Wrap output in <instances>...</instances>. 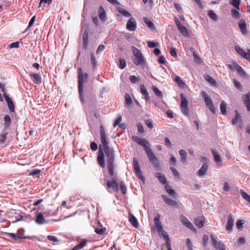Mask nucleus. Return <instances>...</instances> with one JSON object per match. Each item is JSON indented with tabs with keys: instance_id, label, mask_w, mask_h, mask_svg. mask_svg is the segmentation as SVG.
I'll return each mask as SVG.
<instances>
[{
	"instance_id": "f257e3e1",
	"label": "nucleus",
	"mask_w": 250,
	"mask_h": 250,
	"mask_svg": "<svg viewBox=\"0 0 250 250\" xmlns=\"http://www.w3.org/2000/svg\"><path fill=\"white\" fill-rule=\"evenodd\" d=\"M101 141L102 144L99 146L97 162L98 164L103 168L105 167L104 152L106 156L107 169L111 176L114 175L115 164V155L114 151L108 146V143L106 140V134L104 127L100 126Z\"/></svg>"
},
{
	"instance_id": "f03ea898",
	"label": "nucleus",
	"mask_w": 250,
	"mask_h": 250,
	"mask_svg": "<svg viewBox=\"0 0 250 250\" xmlns=\"http://www.w3.org/2000/svg\"><path fill=\"white\" fill-rule=\"evenodd\" d=\"M78 88L80 99L82 101H84L83 95V84L86 83L88 78V75L87 73H83L81 68H79L78 70Z\"/></svg>"
},
{
	"instance_id": "7ed1b4c3",
	"label": "nucleus",
	"mask_w": 250,
	"mask_h": 250,
	"mask_svg": "<svg viewBox=\"0 0 250 250\" xmlns=\"http://www.w3.org/2000/svg\"><path fill=\"white\" fill-rule=\"evenodd\" d=\"M149 160L152 165L153 166L154 168L156 170H159L161 168L160 164L157 157L155 156L151 148L147 150L146 152Z\"/></svg>"
},
{
	"instance_id": "20e7f679",
	"label": "nucleus",
	"mask_w": 250,
	"mask_h": 250,
	"mask_svg": "<svg viewBox=\"0 0 250 250\" xmlns=\"http://www.w3.org/2000/svg\"><path fill=\"white\" fill-rule=\"evenodd\" d=\"M133 54L135 56V58L133 60L134 63L137 65H143L144 63V61L141 52L137 48L135 47L133 50Z\"/></svg>"
},
{
	"instance_id": "39448f33",
	"label": "nucleus",
	"mask_w": 250,
	"mask_h": 250,
	"mask_svg": "<svg viewBox=\"0 0 250 250\" xmlns=\"http://www.w3.org/2000/svg\"><path fill=\"white\" fill-rule=\"evenodd\" d=\"M202 96L204 99L206 105L208 107L210 111L213 113H215L216 109L214 107L212 100L209 97L208 95L205 92H203L202 93Z\"/></svg>"
},
{
	"instance_id": "423d86ee",
	"label": "nucleus",
	"mask_w": 250,
	"mask_h": 250,
	"mask_svg": "<svg viewBox=\"0 0 250 250\" xmlns=\"http://www.w3.org/2000/svg\"><path fill=\"white\" fill-rule=\"evenodd\" d=\"M132 139L138 145L143 146L146 152L150 148L149 146L148 142L146 139L139 138L136 136H132Z\"/></svg>"
},
{
	"instance_id": "0eeeda50",
	"label": "nucleus",
	"mask_w": 250,
	"mask_h": 250,
	"mask_svg": "<svg viewBox=\"0 0 250 250\" xmlns=\"http://www.w3.org/2000/svg\"><path fill=\"white\" fill-rule=\"evenodd\" d=\"M181 102L180 104V107L182 113L186 115L188 114V101L183 94H181Z\"/></svg>"
},
{
	"instance_id": "6e6552de",
	"label": "nucleus",
	"mask_w": 250,
	"mask_h": 250,
	"mask_svg": "<svg viewBox=\"0 0 250 250\" xmlns=\"http://www.w3.org/2000/svg\"><path fill=\"white\" fill-rule=\"evenodd\" d=\"M210 242L214 248H217L219 250H226L224 244L221 242L217 241L212 235L210 236Z\"/></svg>"
},
{
	"instance_id": "1a4fd4ad",
	"label": "nucleus",
	"mask_w": 250,
	"mask_h": 250,
	"mask_svg": "<svg viewBox=\"0 0 250 250\" xmlns=\"http://www.w3.org/2000/svg\"><path fill=\"white\" fill-rule=\"evenodd\" d=\"M137 27V22L133 18H130L127 21L126 28L127 30L130 31H134L136 30Z\"/></svg>"
},
{
	"instance_id": "9d476101",
	"label": "nucleus",
	"mask_w": 250,
	"mask_h": 250,
	"mask_svg": "<svg viewBox=\"0 0 250 250\" xmlns=\"http://www.w3.org/2000/svg\"><path fill=\"white\" fill-rule=\"evenodd\" d=\"M3 95L5 98L6 102L7 104L8 108H9L10 111L11 112H14V110H15L14 104L12 100L10 97H9L5 93H4Z\"/></svg>"
},
{
	"instance_id": "9b49d317",
	"label": "nucleus",
	"mask_w": 250,
	"mask_h": 250,
	"mask_svg": "<svg viewBox=\"0 0 250 250\" xmlns=\"http://www.w3.org/2000/svg\"><path fill=\"white\" fill-rule=\"evenodd\" d=\"M133 167L136 172V174L139 178H142L143 176H142V172L140 169V165L135 158H133Z\"/></svg>"
},
{
	"instance_id": "f8f14e48",
	"label": "nucleus",
	"mask_w": 250,
	"mask_h": 250,
	"mask_svg": "<svg viewBox=\"0 0 250 250\" xmlns=\"http://www.w3.org/2000/svg\"><path fill=\"white\" fill-rule=\"evenodd\" d=\"M234 225V219L232 215L230 214L228 216V222L226 225V229L229 231H231Z\"/></svg>"
},
{
	"instance_id": "ddd939ff",
	"label": "nucleus",
	"mask_w": 250,
	"mask_h": 250,
	"mask_svg": "<svg viewBox=\"0 0 250 250\" xmlns=\"http://www.w3.org/2000/svg\"><path fill=\"white\" fill-rule=\"evenodd\" d=\"M162 197L164 202L167 205L173 207H177L178 206V203L176 201L167 197L165 195H163Z\"/></svg>"
},
{
	"instance_id": "4468645a",
	"label": "nucleus",
	"mask_w": 250,
	"mask_h": 250,
	"mask_svg": "<svg viewBox=\"0 0 250 250\" xmlns=\"http://www.w3.org/2000/svg\"><path fill=\"white\" fill-rule=\"evenodd\" d=\"M30 77L32 81L36 84L41 83V75L37 73H32L30 74Z\"/></svg>"
},
{
	"instance_id": "2eb2a0df",
	"label": "nucleus",
	"mask_w": 250,
	"mask_h": 250,
	"mask_svg": "<svg viewBox=\"0 0 250 250\" xmlns=\"http://www.w3.org/2000/svg\"><path fill=\"white\" fill-rule=\"evenodd\" d=\"M211 151L213 155L214 161L217 165H220L222 164V160L220 155L216 150L211 149Z\"/></svg>"
},
{
	"instance_id": "dca6fc26",
	"label": "nucleus",
	"mask_w": 250,
	"mask_h": 250,
	"mask_svg": "<svg viewBox=\"0 0 250 250\" xmlns=\"http://www.w3.org/2000/svg\"><path fill=\"white\" fill-rule=\"evenodd\" d=\"M35 222L38 225H42L47 223L42 212L38 213Z\"/></svg>"
},
{
	"instance_id": "f3484780",
	"label": "nucleus",
	"mask_w": 250,
	"mask_h": 250,
	"mask_svg": "<svg viewBox=\"0 0 250 250\" xmlns=\"http://www.w3.org/2000/svg\"><path fill=\"white\" fill-rule=\"evenodd\" d=\"M160 215L159 214L157 215L154 218V221L155 225V227L159 231L163 229V226L160 221Z\"/></svg>"
},
{
	"instance_id": "a211bd4d",
	"label": "nucleus",
	"mask_w": 250,
	"mask_h": 250,
	"mask_svg": "<svg viewBox=\"0 0 250 250\" xmlns=\"http://www.w3.org/2000/svg\"><path fill=\"white\" fill-rule=\"evenodd\" d=\"M243 101L248 111H250V93L243 96Z\"/></svg>"
},
{
	"instance_id": "6ab92c4d",
	"label": "nucleus",
	"mask_w": 250,
	"mask_h": 250,
	"mask_svg": "<svg viewBox=\"0 0 250 250\" xmlns=\"http://www.w3.org/2000/svg\"><path fill=\"white\" fill-rule=\"evenodd\" d=\"M208 169V166L207 164H204L201 168L197 172V175L198 176H202L204 175Z\"/></svg>"
},
{
	"instance_id": "aec40b11",
	"label": "nucleus",
	"mask_w": 250,
	"mask_h": 250,
	"mask_svg": "<svg viewBox=\"0 0 250 250\" xmlns=\"http://www.w3.org/2000/svg\"><path fill=\"white\" fill-rule=\"evenodd\" d=\"M129 221L130 223L135 228L138 227V223L137 218L131 213H129Z\"/></svg>"
},
{
	"instance_id": "412c9836",
	"label": "nucleus",
	"mask_w": 250,
	"mask_h": 250,
	"mask_svg": "<svg viewBox=\"0 0 250 250\" xmlns=\"http://www.w3.org/2000/svg\"><path fill=\"white\" fill-rule=\"evenodd\" d=\"M235 51L241 56L243 57L245 59L249 60V56L248 53L243 50L242 48H240L239 46H235Z\"/></svg>"
},
{
	"instance_id": "4be33fe9",
	"label": "nucleus",
	"mask_w": 250,
	"mask_h": 250,
	"mask_svg": "<svg viewBox=\"0 0 250 250\" xmlns=\"http://www.w3.org/2000/svg\"><path fill=\"white\" fill-rule=\"evenodd\" d=\"M8 236L14 241H17L19 239H25L27 238L26 236L20 235L19 234L13 233H8Z\"/></svg>"
},
{
	"instance_id": "5701e85b",
	"label": "nucleus",
	"mask_w": 250,
	"mask_h": 250,
	"mask_svg": "<svg viewBox=\"0 0 250 250\" xmlns=\"http://www.w3.org/2000/svg\"><path fill=\"white\" fill-rule=\"evenodd\" d=\"M99 17L102 21H105L106 19V14L103 7L100 6L99 9Z\"/></svg>"
},
{
	"instance_id": "b1692460",
	"label": "nucleus",
	"mask_w": 250,
	"mask_h": 250,
	"mask_svg": "<svg viewBox=\"0 0 250 250\" xmlns=\"http://www.w3.org/2000/svg\"><path fill=\"white\" fill-rule=\"evenodd\" d=\"M4 123L3 124L4 128H8L11 123V120L10 117L8 115H6L4 117Z\"/></svg>"
},
{
	"instance_id": "393cba45",
	"label": "nucleus",
	"mask_w": 250,
	"mask_h": 250,
	"mask_svg": "<svg viewBox=\"0 0 250 250\" xmlns=\"http://www.w3.org/2000/svg\"><path fill=\"white\" fill-rule=\"evenodd\" d=\"M182 222L188 228L190 229H193L195 230V229L194 228L192 224L189 222V221L186 217H183L181 219Z\"/></svg>"
},
{
	"instance_id": "a878e982",
	"label": "nucleus",
	"mask_w": 250,
	"mask_h": 250,
	"mask_svg": "<svg viewBox=\"0 0 250 250\" xmlns=\"http://www.w3.org/2000/svg\"><path fill=\"white\" fill-rule=\"evenodd\" d=\"M155 176L158 179L160 182L162 184H166L167 183V180L164 174L157 172L155 174Z\"/></svg>"
},
{
	"instance_id": "bb28decb",
	"label": "nucleus",
	"mask_w": 250,
	"mask_h": 250,
	"mask_svg": "<svg viewBox=\"0 0 250 250\" xmlns=\"http://www.w3.org/2000/svg\"><path fill=\"white\" fill-rule=\"evenodd\" d=\"M179 155L181 157V161L182 163H185L187 161V153L186 151L184 149H180L179 151Z\"/></svg>"
},
{
	"instance_id": "cd10ccee",
	"label": "nucleus",
	"mask_w": 250,
	"mask_h": 250,
	"mask_svg": "<svg viewBox=\"0 0 250 250\" xmlns=\"http://www.w3.org/2000/svg\"><path fill=\"white\" fill-rule=\"evenodd\" d=\"M195 225L199 228H202L204 225V218L198 217L195 219Z\"/></svg>"
},
{
	"instance_id": "c85d7f7f",
	"label": "nucleus",
	"mask_w": 250,
	"mask_h": 250,
	"mask_svg": "<svg viewBox=\"0 0 250 250\" xmlns=\"http://www.w3.org/2000/svg\"><path fill=\"white\" fill-rule=\"evenodd\" d=\"M159 234L162 235L164 239L166 240V243L168 244L170 243V239L169 238L168 235L167 233L163 229L158 231Z\"/></svg>"
},
{
	"instance_id": "c756f323",
	"label": "nucleus",
	"mask_w": 250,
	"mask_h": 250,
	"mask_svg": "<svg viewBox=\"0 0 250 250\" xmlns=\"http://www.w3.org/2000/svg\"><path fill=\"white\" fill-rule=\"evenodd\" d=\"M117 11L119 13H120L122 16L129 18L131 17V14L126 10L121 8L118 7L117 8Z\"/></svg>"
},
{
	"instance_id": "7c9ffc66",
	"label": "nucleus",
	"mask_w": 250,
	"mask_h": 250,
	"mask_svg": "<svg viewBox=\"0 0 250 250\" xmlns=\"http://www.w3.org/2000/svg\"><path fill=\"white\" fill-rule=\"evenodd\" d=\"M115 169V168H114V170ZM114 174L113 176H111L113 177V184L111 186V189L114 192H117L118 191L119 188H118V184L117 182H116V178L114 177Z\"/></svg>"
},
{
	"instance_id": "2f4dec72",
	"label": "nucleus",
	"mask_w": 250,
	"mask_h": 250,
	"mask_svg": "<svg viewBox=\"0 0 250 250\" xmlns=\"http://www.w3.org/2000/svg\"><path fill=\"white\" fill-rule=\"evenodd\" d=\"M87 241L84 240L80 242L79 244L75 246L72 250H79L83 248L87 244Z\"/></svg>"
},
{
	"instance_id": "473e14b6",
	"label": "nucleus",
	"mask_w": 250,
	"mask_h": 250,
	"mask_svg": "<svg viewBox=\"0 0 250 250\" xmlns=\"http://www.w3.org/2000/svg\"><path fill=\"white\" fill-rule=\"evenodd\" d=\"M167 192L172 197L175 195L176 192L175 190L172 189L171 186L166 185L165 187Z\"/></svg>"
},
{
	"instance_id": "72a5a7b5",
	"label": "nucleus",
	"mask_w": 250,
	"mask_h": 250,
	"mask_svg": "<svg viewBox=\"0 0 250 250\" xmlns=\"http://www.w3.org/2000/svg\"><path fill=\"white\" fill-rule=\"evenodd\" d=\"M239 26L243 33H245L246 32V24L244 20H241L239 22Z\"/></svg>"
},
{
	"instance_id": "f704fd0d",
	"label": "nucleus",
	"mask_w": 250,
	"mask_h": 250,
	"mask_svg": "<svg viewBox=\"0 0 250 250\" xmlns=\"http://www.w3.org/2000/svg\"><path fill=\"white\" fill-rule=\"evenodd\" d=\"M152 89L157 96H158L160 99L162 98V97H163L162 93L157 87L153 85L152 87Z\"/></svg>"
},
{
	"instance_id": "c9c22d12",
	"label": "nucleus",
	"mask_w": 250,
	"mask_h": 250,
	"mask_svg": "<svg viewBox=\"0 0 250 250\" xmlns=\"http://www.w3.org/2000/svg\"><path fill=\"white\" fill-rule=\"evenodd\" d=\"M240 193L243 198L250 203V195H249L242 189L240 190Z\"/></svg>"
},
{
	"instance_id": "e433bc0d",
	"label": "nucleus",
	"mask_w": 250,
	"mask_h": 250,
	"mask_svg": "<svg viewBox=\"0 0 250 250\" xmlns=\"http://www.w3.org/2000/svg\"><path fill=\"white\" fill-rule=\"evenodd\" d=\"M125 104L127 107H130L132 104V100L129 94H126L125 96Z\"/></svg>"
},
{
	"instance_id": "4c0bfd02",
	"label": "nucleus",
	"mask_w": 250,
	"mask_h": 250,
	"mask_svg": "<svg viewBox=\"0 0 250 250\" xmlns=\"http://www.w3.org/2000/svg\"><path fill=\"white\" fill-rule=\"evenodd\" d=\"M205 80L208 81L212 85H215L216 84V82L215 80L208 75H207L205 76Z\"/></svg>"
},
{
	"instance_id": "58836bf2",
	"label": "nucleus",
	"mask_w": 250,
	"mask_h": 250,
	"mask_svg": "<svg viewBox=\"0 0 250 250\" xmlns=\"http://www.w3.org/2000/svg\"><path fill=\"white\" fill-rule=\"evenodd\" d=\"M220 110L222 114L224 115L227 113V104L224 101L222 102L220 104Z\"/></svg>"
},
{
	"instance_id": "ea45409f",
	"label": "nucleus",
	"mask_w": 250,
	"mask_h": 250,
	"mask_svg": "<svg viewBox=\"0 0 250 250\" xmlns=\"http://www.w3.org/2000/svg\"><path fill=\"white\" fill-rule=\"evenodd\" d=\"M144 20L146 24L147 25L148 27H149L151 29L154 28V24L152 23V22L147 18L144 17Z\"/></svg>"
},
{
	"instance_id": "a19ab883",
	"label": "nucleus",
	"mask_w": 250,
	"mask_h": 250,
	"mask_svg": "<svg viewBox=\"0 0 250 250\" xmlns=\"http://www.w3.org/2000/svg\"><path fill=\"white\" fill-rule=\"evenodd\" d=\"M178 28L184 36H187L188 34V29L184 25H182Z\"/></svg>"
},
{
	"instance_id": "79ce46f5",
	"label": "nucleus",
	"mask_w": 250,
	"mask_h": 250,
	"mask_svg": "<svg viewBox=\"0 0 250 250\" xmlns=\"http://www.w3.org/2000/svg\"><path fill=\"white\" fill-rule=\"evenodd\" d=\"M237 70L236 71L237 73L243 77H246L247 75L246 73L244 72L243 69L239 65L237 66Z\"/></svg>"
},
{
	"instance_id": "37998d69",
	"label": "nucleus",
	"mask_w": 250,
	"mask_h": 250,
	"mask_svg": "<svg viewBox=\"0 0 250 250\" xmlns=\"http://www.w3.org/2000/svg\"><path fill=\"white\" fill-rule=\"evenodd\" d=\"M88 33L87 31H84L83 35V43L85 47H86L88 44Z\"/></svg>"
},
{
	"instance_id": "c03bdc74",
	"label": "nucleus",
	"mask_w": 250,
	"mask_h": 250,
	"mask_svg": "<svg viewBox=\"0 0 250 250\" xmlns=\"http://www.w3.org/2000/svg\"><path fill=\"white\" fill-rule=\"evenodd\" d=\"M230 3L237 9H239L240 0H230Z\"/></svg>"
},
{
	"instance_id": "a18cd8bd",
	"label": "nucleus",
	"mask_w": 250,
	"mask_h": 250,
	"mask_svg": "<svg viewBox=\"0 0 250 250\" xmlns=\"http://www.w3.org/2000/svg\"><path fill=\"white\" fill-rule=\"evenodd\" d=\"M175 81L177 83V84L181 87H184L185 85V83L181 79V78L179 76H176L175 78Z\"/></svg>"
},
{
	"instance_id": "49530a36",
	"label": "nucleus",
	"mask_w": 250,
	"mask_h": 250,
	"mask_svg": "<svg viewBox=\"0 0 250 250\" xmlns=\"http://www.w3.org/2000/svg\"><path fill=\"white\" fill-rule=\"evenodd\" d=\"M208 15L210 18L214 21H216L217 20V16L212 10L208 11Z\"/></svg>"
},
{
	"instance_id": "de8ad7c7",
	"label": "nucleus",
	"mask_w": 250,
	"mask_h": 250,
	"mask_svg": "<svg viewBox=\"0 0 250 250\" xmlns=\"http://www.w3.org/2000/svg\"><path fill=\"white\" fill-rule=\"evenodd\" d=\"M170 169L172 172L173 176L179 179L180 177L178 171L173 167H170Z\"/></svg>"
},
{
	"instance_id": "09e8293b",
	"label": "nucleus",
	"mask_w": 250,
	"mask_h": 250,
	"mask_svg": "<svg viewBox=\"0 0 250 250\" xmlns=\"http://www.w3.org/2000/svg\"><path fill=\"white\" fill-rule=\"evenodd\" d=\"M244 224V222L242 220H238L236 223V227L238 229H242L243 228V225Z\"/></svg>"
},
{
	"instance_id": "8fccbe9b",
	"label": "nucleus",
	"mask_w": 250,
	"mask_h": 250,
	"mask_svg": "<svg viewBox=\"0 0 250 250\" xmlns=\"http://www.w3.org/2000/svg\"><path fill=\"white\" fill-rule=\"evenodd\" d=\"M120 187L121 188V190L122 191V192L125 194L126 193V188L125 187V186L124 182H122L120 184Z\"/></svg>"
},
{
	"instance_id": "3c124183",
	"label": "nucleus",
	"mask_w": 250,
	"mask_h": 250,
	"mask_svg": "<svg viewBox=\"0 0 250 250\" xmlns=\"http://www.w3.org/2000/svg\"><path fill=\"white\" fill-rule=\"evenodd\" d=\"M126 66V62L125 60L124 59H121L120 60V63H119V67L123 69L124 68H125Z\"/></svg>"
},
{
	"instance_id": "603ef678",
	"label": "nucleus",
	"mask_w": 250,
	"mask_h": 250,
	"mask_svg": "<svg viewBox=\"0 0 250 250\" xmlns=\"http://www.w3.org/2000/svg\"><path fill=\"white\" fill-rule=\"evenodd\" d=\"M145 124L149 128H152L153 127L152 121L149 119L146 120Z\"/></svg>"
},
{
	"instance_id": "864d4df0",
	"label": "nucleus",
	"mask_w": 250,
	"mask_h": 250,
	"mask_svg": "<svg viewBox=\"0 0 250 250\" xmlns=\"http://www.w3.org/2000/svg\"><path fill=\"white\" fill-rule=\"evenodd\" d=\"M223 190L225 192H228L230 190V187L228 182H225L224 184Z\"/></svg>"
},
{
	"instance_id": "5fc2aeb1",
	"label": "nucleus",
	"mask_w": 250,
	"mask_h": 250,
	"mask_svg": "<svg viewBox=\"0 0 250 250\" xmlns=\"http://www.w3.org/2000/svg\"><path fill=\"white\" fill-rule=\"evenodd\" d=\"M170 55L174 58L177 57V54L176 53V49L173 47H171L170 48Z\"/></svg>"
},
{
	"instance_id": "6e6d98bb",
	"label": "nucleus",
	"mask_w": 250,
	"mask_h": 250,
	"mask_svg": "<svg viewBox=\"0 0 250 250\" xmlns=\"http://www.w3.org/2000/svg\"><path fill=\"white\" fill-rule=\"evenodd\" d=\"M147 44L149 47L154 48L158 45V43L157 42L150 41L147 42Z\"/></svg>"
},
{
	"instance_id": "4d7b16f0",
	"label": "nucleus",
	"mask_w": 250,
	"mask_h": 250,
	"mask_svg": "<svg viewBox=\"0 0 250 250\" xmlns=\"http://www.w3.org/2000/svg\"><path fill=\"white\" fill-rule=\"evenodd\" d=\"M130 81L134 83H136L139 81L138 77L135 76H131L130 77Z\"/></svg>"
},
{
	"instance_id": "13d9d810",
	"label": "nucleus",
	"mask_w": 250,
	"mask_h": 250,
	"mask_svg": "<svg viewBox=\"0 0 250 250\" xmlns=\"http://www.w3.org/2000/svg\"><path fill=\"white\" fill-rule=\"evenodd\" d=\"M233 83H234V85L235 86V87L239 89V90H241L242 88V87L241 85V84L240 83L236 81V80H233Z\"/></svg>"
},
{
	"instance_id": "bf43d9fd",
	"label": "nucleus",
	"mask_w": 250,
	"mask_h": 250,
	"mask_svg": "<svg viewBox=\"0 0 250 250\" xmlns=\"http://www.w3.org/2000/svg\"><path fill=\"white\" fill-rule=\"evenodd\" d=\"M47 239L51 241L54 242H57L59 241V240L58 239V238L53 235H48L47 236Z\"/></svg>"
},
{
	"instance_id": "052dcab7",
	"label": "nucleus",
	"mask_w": 250,
	"mask_h": 250,
	"mask_svg": "<svg viewBox=\"0 0 250 250\" xmlns=\"http://www.w3.org/2000/svg\"><path fill=\"white\" fill-rule=\"evenodd\" d=\"M9 47L10 48H19V42H13V43L10 44L9 45Z\"/></svg>"
},
{
	"instance_id": "680f3d73",
	"label": "nucleus",
	"mask_w": 250,
	"mask_h": 250,
	"mask_svg": "<svg viewBox=\"0 0 250 250\" xmlns=\"http://www.w3.org/2000/svg\"><path fill=\"white\" fill-rule=\"evenodd\" d=\"M238 243L240 246L245 245L246 243L245 238L244 237H240L238 240Z\"/></svg>"
},
{
	"instance_id": "e2e57ef3",
	"label": "nucleus",
	"mask_w": 250,
	"mask_h": 250,
	"mask_svg": "<svg viewBox=\"0 0 250 250\" xmlns=\"http://www.w3.org/2000/svg\"><path fill=\"white\" fill-rule=\"evenodd\" d=\"M186 244L188 250H192L191 242L189 239L188 238L187 239Z\"/></svg>"
},
{
	"instance_id": "0e129e2a",
	"label": "nucleus",
	"mask_w": 250,
	"mask_h": 250,
	"mask_svg": "<svg viewBox=\"0 0 250 250\" xmlns=\"http://www.w3.org/2000/svg\"><path fill=\"white\" fill-rule=\"evenodd\" d=\"M231 12L232 16L233 17L236 18H239V13L237 11V10H236L235 9H232L231 10Z\"/></svg>"
},
{
	"instance_id": "69168bd1",
	"label": "nucleus",
	"mask_w": 250,
	"mask_h": 250,
	"mask_svg": "<svg viewBox=\"0 0 250 250\" xmlns=\"http://www.w3.org/2000/svg\"><path fill=\"white\" fill-rule=\"evenodd\" d=\"M105 231V228L95 229V232L98 234H103Z\"/></svg>"
},
{
	"instance_id": "338daca9",
	"label": "nucleus",
	"mask_w": 250,
	"mask_h": 250,
	"mask_svg": "<svg viewBox=\"0 0 250 250\" xmlns=\"http://www.w3.org/2000/svg\"><path fill=\"white\" fill-rule=\"evenodd\" d=\"M193 57L195 61L198 63H199L201 62V59L199 58V57L197 55L196 53H195V52H193Z\"/></svg>"
},
{
	"instance_id": "774afa93",
	"label": "nucleus",
	"mask_w": 250,
	"mask_h": 250,
	"mask_svg": "<svg viewBox=\"0 0 250 250\" xmlns=\"http://www.w3.org/2000/svg\"><path fill=\"white\" fill-rule=\"evenodd\" d=\"M158 62L160 63L164 64L166 62V60L164 56H161L158 59Z\"/></svg>"
}]
</instances>
